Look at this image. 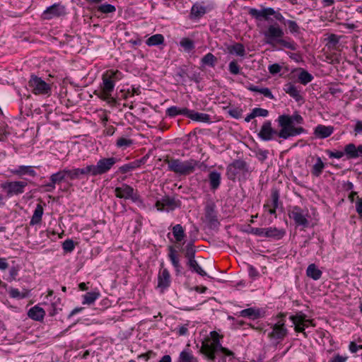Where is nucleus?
<instances>
[{
  "label": "nucleus",
  "mask_w": 362,
  "mask_h": 362,
  "mask_svg": "<svg viewBox=\"0 0 362 362\" xmlns=\"http://www.w3.org/2000/svg\"><path fill=\"white\" fill-rule=\"evenodd\" d=\"M45 315V311L39 305H35L28 312V316L35 321H42Z\"/></svg>",
  "instance_id": "31"
},
{
  "label": "nucleus",
  "mask_w": 362,
  "mask_h": 362,
  "mask_svg": "<svg viewBox=\"0 0 362 362\" xmlns=\"http://www.w3.org/2000/svg\"><path fill=\"white\" fill-rule=\"evenodd\" d=\"M247 88L252 92H257L262 94L264 97L269 99H274V96L268 88H259L258 86L250 84Z\"/></svg>",
  "instance_id": "39"
},
{
  "label": "nucleus",
  "mask_w": 362,
  "mask_h": 362,
  "mask_svg": "<svg viewBox=\"0 0 362 362\" xmlns=\"http://www.w3.org/2000/svg\"><path fill=\"white\" fill-rule=\"evenodd\" d=\"M66 7L61 3H56L47 7L42 13L44 20H51L66 14Z\"/></svg>",
  "instance_id": "17"
},
{
  "label": "nucleus",
  "mask_w": 362,
  "mask_h": 362,
  "mask_svg": "<svg viewBox=\"0 0 362 362\" xmlns=\"http://www.w3.org/2000/svg\"><path fill=\"white\" fill-rule=\"evenodd\" d=\"M189 113V110L187 107H180L177 106H171L166 109L165 115L166 117L174 118L178 115H183L187 117V115Z\"/></svg>",
  "instance_id": "28"
},
{
  "label": "nucleus",
  "mask_w": 362,
  "mask_h": 362,
  "mask_svg": "<svg viewBox=\"0 0 362 362\" xmlns=\"http://www.w3.org/2000/svg\"><path fill=\"white\" fill-rule=\"evenodd\" d=\"M11 172L13 175L19 177H23L24 175L35 177L37 175V172L35 170V167L31 165H18L12 169Z\"/></svg>",
  "instance_id": "24"
},
{
  "label": "nucleus",
  "mask_w": 362,
  "mask_h": 362,
  "mask_svg": "<svg viewBox=\"0 0 362 362\" xmlns=\"http://www.w3.org/2000/svg\"><path fill=\"white\" fill-rule=\"evenodd\" d=\"M249 174L248 164L244 160H234L226 168V176L232 181H235L237 177L246 178Z\"/></svg>",
  "instance_id": "7"
},
{
  "label": "nucleus",
  "mask_w": 362,
  "mask_h": 362,
  "mask_svg": "<svg viewBox=\"0 0 362 362\" xmlns=\"http://www.w3.org/2000/svg\"><path fill=\"white\" fill-rule=\"evenodd\" d=\"M164 162L168 164V170L178 175L187 176L193 173L199 161L194 159L182 160L179 158H165Z\"/></svg>",
  "instance_id": "4"
},
{
  "label": "nucleus",
  "mask_w": 362,
  "mask_h": 362,
  "mask_svg": "<svg viewBox=\"0 0 362 362\" xmlns=\"http://www.w3.org/2000/svg\"><path fill=\"white\" fill-rule=\"evenodd\" d=\"M100 296L99 291L88 292L83 296L82 303L83 305H91L93 304Z\"/></svg>",
  "instance_id": "41"
},
{
  "label": "nucleus",
  "mask_w": 362,
  "mask_h": 362,
  "mask_svg": "<svg viewBox=\"0 0 362 362\" xmlns=\"http://www.w3.org/2000/svg\"><path fill=\"white\" fill-rule=\"evenodd\" d=\"M173 234L177 242H181L185 237V230L180 224H176L173 226Z\"/></svg>",
  "instance_id": "44"
},
{
  "label": "nucleus",
  "mask_w": 362,
  "mask_h": 362,
  "mask_svg": "<svg viewBox=\"0 0 362 362\" xmlns=\"http://www.w3.org/2000/svg\"><path fill=\"white\" fill-rule=\"evenodd\" d=\"M115 11H116L115 6L112 4H101L99 6H98V8H97V11H98L101 13H105V14L114 13Z\"/></svg>",
  "instance_id": "51"
},
{
  "label": "nucleus",
  "mask_w": 362,
  "mask_h": 362,
  "mask_svg": "<svg viewBox=\"0 0 362 362\" xmlns=\"http://www.w3.org/2000/svg\"><path fill=\"white\" fill-rule=\"evenodd\" d=\"M196 356L193 351L189 349V344H187L186 347L180 353L176 362H190L194 361Z\"/></svg>",
  "instance_id": "33"
},
{
  "label": "nucleus",
  "mask_w": 362,
  "mask_h": 362,
  "mask_svg": "<svg viewBox=\"0 0 362 362\" xmlns=\"http://www.w3.org/2000/svg\"><path fill=\"white\" fill-rule=\"evenodd\" d=\"M254 115L255 117H266L269 115V111L266 109H263L261 107H255L252 109Z\"/></svg>",
  "instance_id": "58"
},
{
  "label": "nucleus",
  "mask_w": 362,
  "mask_h": 362,
  "mask_svg": "<svg viewBox=\"0 0 362 362\" xmlns=\"http://www.w3.org/2000/svg\"><path fill=\"white\" fill-rule=\"evenodd\" d=\"M264 228H254L250 226H247V228L245 230L248 234H252L259 237L262 238Z\"/></svg>",
  "instance_id": "56"
},
{
  "label": "nucleus",
  "mask_w": 362,
  "mask_h": 362,
  "mask_svg": "<svg viewBox=\"0 0 362 362\" xmlns=\"http://www.w3.org/2000/svg\"><path fill=\"white\" fill-rule=\"evenodd\" d=\"M285 235L286 230L284 228H278L276 227H269L263 228L262 238L279 240H281Z\"/></svg>",
  "instance_id": "23"
},
{
  "label": "nucleus",
  "mask_w": 362,
  "mask_h": 362,
  "mask_svg": "<svg viewBox=\"0 0 362 362\" xmlns=\"http://www.w3.org/2000/svg\"><path fill=\"white\" fill-rule=\"evenodd\" d=\"M240 66L238 65L236 60L231 61L228 64L229 72L233 75H238L241 74Z\"/></svg>",
  "instance_id": "54"
},
{
  "label": "nucleus",
  "mask_w": 362,
  "mask_h": 362,
  "mask_svg": "<svg viewBox=\"0 0 362 362\" xmlns=\"http://www.w3.org/2000/svg\"><path fill=\"white\" fill-rule=\"evenodd\" d=\"M325 153L329 156V158H337L340 159L344 156H346V159L351 160L358 158H362V144L356 146L353 143L346 144L344 151H331L329 149L325 150Z\"/></svg>",
  "instance_id": "6"
},
{
  "label": "nucleus",
  "mask_w": 362,
  "mask_h": 362,
  "mask_svg": "<svg viewBox=\"0 0 362 362\" xmlns=\"http://www.w3.org/2000/svg\"><path fill=\"white\" fill-rule=\"evenodd\" d=\"M168 257L175 269V272L176 275H179L181 272L182 267L180 262V257L177 253V251L175 250V247L173 245H170L168 247Z\"/></svg>",
  "instance_id": "22"
},
{
  "label": "nucleus",
  "mask_w": 362,
  "mask_h": 362,
  "mask_svg": "<svg viewBox=\"0 0 362 362\" xmlns=\"http://www.w3.org/2000/svg\"><path fill=\"white\" fill-rule=\"evenodd\" d=\"M28 84L32 88V92L35 95H49L51 94L52 88L50 85L40 77L34 75L31 76Z\"/></svg>",
  "instance_id": "14"
},
{
  "label": "nucleus",
  "mask_w": 362,
  "mask_h": 362,
  "mask_svg": "<svg viewBox=\"0 0 362 362\" xmlns=\"http://www.w3.org/2000/svg\"><path fill=\"white\" fill-rule=\"evenodd\" d=\"M279 197L280 194L279 190L277 189L273 188L271 192L272 209H270L268 211L271 215L276 214V210L279 207Z\"/></svg>",
  "instance_id": "36"
},
{
  "label": "nucleus",
  "mask_w": 362,
  "mask_h": 362,
  "mask_svg": "<svg viewBox=\"0 0 362 362\" xmlns=\"http://www.w3.org/2000/svg\"><path fill=\"white\" fill-rule=\"evenodd\" d=\"M123 78L122 73L119 70L108 69L102 75L103 83L100 90H95L94 94L102 100L109 104H115L116 100L112 96L117 81Z\"/></svg>",
  "instance_id": "1"
},
{
  "label": "nucleus",
  "mask_w": 362,
  "mask_h": 362,
  "mask_svg": "<svg viewBox=\"0 0 362 362\" xmlns=\"http://www.w3.org/2000/svg\"><path fill=\"white\" fill-rule=\"evenodd\" d=\"M298 71V79L301 84L307 85L313 80V76L304 69L299 68Z\"/></svg>",
  "instance_id": "40"
},
{
  "label": "nucleus",
  "mask_w": 362,
  "mask_h": 362,
  "mask_svg": "<svg viewBox=\"0 0 362 362\" xmlns=\"http://www.w3.org/2000/svg\"><path fill=\"white\" fill-rule=\"evenodd\" d=\"M27 185L25 181H8L3 183L1 187L6 192V196L11 197L23 194Z\"/></svg>",
  "instance_id": "16"
},
{
  "label": "nucleus",
  "mask_w": 362,
  "mask_h": 362,
  "mask_svg": "<svg viewBox=\"0 0 362 362\" xmlns=\"http://www.w3.org/2000/svg\"><path fill=\"white\" fill-rule=\"evenodd\" d=\"M257 136L262 141H269L274 139V136H277V130L272 127V121L265 120Z\"/></svg>",
  "instance_id": "19"
},
{
  "label": "nucleus",
  "mask_w": 362,
  "mask_h": 362,
  "mask_svg": "<svg viewBox=\"0 0 362 362\" xmlns=\"http://www.w3.org/2000/svg\"><path fill=\"white\" fill-rule=\"evenodd\" d=\"M187 118L193 121L201 122L204 123H211V116L206 113L195 112L194 110H189V113L187 115Z\"/></svg>",
  "instance_id": "32"
},
{
  "label": "nucleus",
  "mask_w": 362,
  "mask_h": 362,
  "mask_svg": "<svg viewBox=\"0 0 362 362\" xmlns=\"http://www.w3.org/2000/svg\"><path fill=\"white\" fill-rule=\"evenodd\" d=\"M44 209L41 204H37L30 221V226L40 224L42 222V217Z\"/></svg>",
  "instance_id": "34"
},
{
  "label": "nucleus",
  "mask_w": 362,
  "mask_h": 362,
  "mask_svg": "<svg viewBox=\"0 0 362 362\" xmlns=\"http://www.w3.org/2000/svg\"><path fill=\"white\" fill-rule=\"evenodd\" d=\"M59 310H62V304L59 298L49 305L47 313L49 316L53 317L58 313Z\"/></svg>",
  "instance_id": "46"
},
{
  "label": "nucleus",
  "mask_w": 362,
  "mask_h": 362,
  "mask_svg": "<svg viewBox=\"0 0 362 362\" xmlns=\"http://www.w3.org/2000/svg\"><path fill=\"white\" fill-rule=\"evenodd\" d=\"M342 92L343 90L338 84L332 85L329 87V93L334 96H337L338 95L342 93Z\"/></svg>",
  "instance_id": "59"
},
{
  "label": "nucleus",
  "mask_w": 362,
  "mask_h": 362,
  "mask_svg": "<svg viewBox=\"0 0 362 362\" xmlns=\"http://www.w3.org/2000/svg\"><path fill=\"white\" fill-rule=\"evenodd\" d=\"M115 195L119 199H131L133 202L140 200V196L137 192H135L132 186L125 183L115 189Z\"/></svg>",
  "instance_id": "15"
},
{
  "label": "nucleus",
  "mask_w": 362,
  "mask_h": 362,
  "mask_svg": "<svg viewBox=\"0 0 362 362\" xmlns=\"http://www.w3.org/2000/svg\"><path fill=\"white\" fill-rule=\"evenodd\" d=\"M306 275L312 279L317 281L321 278L322 272L315 264H310L307 267Z\"/></svg>",
  "instance_id": "37"
},
{
  "label": "nucleus",
  "mask_w": 362,
  "mask_h": 362,
  "mask_svg": "<svg viewBox=\"0 0 362 362\" xmlns=\"http://www.w3.org/2000/svg\"><path fill=\"white\" fill-rule=\"evenodd\" d=\"M248 13L257 21H262V19L268 21L269 16H274L276 20L283 24H284L287 21L280 12L276 11L271 7L263 8L261 10H258L255 8H249Z\"/></svg>",
  "instance_id": "9"
},
{
  "label": "nucleus",
  "mask_w": 362,
  "mask_h": 362,
  "mask_svg": "<svg viewBox=\"0 0 362 362\" xmlns=\"http://www.w3.org/2000/svg\"><path fill=\"white\" fill-rule=\"evenodd\" d=\"M284 90L287 94H288L291 98H293L296 102H300L304 100V98L300 95V91L292 83H286L284 86Z\"/></svg>",
  "instance_id": "26"
},
{
  "label": "nucleus",
  "mask_w": 362,
  "mask_h": 362,
  "mask_svg": "<svg viewBox=\"0 0 362 362\" xmlns=\"http://www.w3.org/2000/svg\"><path fill=\"white\" fill-rule=\"evenodd\" d=\"M171 284V276L168 269H160L158 274V288L163 292Z\"/></svg>",
  "instance_id": "21"
},
{
  "label": "nucleus",
  "mask_w": 362,
  "mask_h": 362,
  "mask_svg": "<svg viewBox=\"0 0 362 362\" xmlns=\"http://www.w3.org/2000/svg\"><path fill=\"white\" fill-rule=\"evenodd\" d=\"M281 69V66L276 63L269 65L268 68L269 73L272 75L279 74Z\"/></svg>",
  "instance_id": "60"
},
{
  "label": "nucleus",
  "mask_w": 362,
  "mask_h": 362,
  "mask_svg": "<svg viewBox=\"0 0 362 362\" xmlns=\"http://www.w3.org/2000/svg\"><path fill=\"white\" fill-rule=\"evenodd\" d=\"M180 45L185 49V51L188 52H191L195 48L194 41L188 37L182 38L180 42Z\"/></svg>",
  "instance_id": "47"
},
{
  "label": "nucleus",
  "mask_w": 362,
  "mask_h": 362,
  "mask_svg": "<svg viewBox=\"0 0 362 362\" xmlns=\"http://www.w3.org/2000/svg\"><path fill=\"white\" fill-rule=\"evenodd\" d=\"M8 293L10 297L13 298L23 299L27 297V293H21L18 288H11Z\"/></svg>",
  "instance_id": "55"
},
{
  "label": "nucleus",
  "mask_w": 362,
  "mask_h": 362,
  "mask_svg": "<svg viewBox=\"0 0 362 362\" xmlns=\"http://www.w3.org/2000/svg\"><path fill=\"white\" fill-rule=\"evenodd\" d=\"M182 202L180 199L175 197H170L168 195L162 197L158 199L155 203V207L158 211L170 212L174 211L175 209L180 208Z\"/></svg>",
  "instance_id": "13"
},
{
  "label": "nucleus",
  "mask_w": 362,
  "mask_h": 362,
  "mask_svg": "<svg viewBox=\"0 0 362 362\" xmlns=\"http://www.w3.org/2000/svg\"><path fill=\"white\" fill-rule=\"evenodd\" d=\"M284 25L288 26V28L291 33H292V34L300 33V27L296 21H291V20H287L285 22Z\"/></svg>",
  "instance_id": "52"
},
{
  "label": "nucleus",
  "mask_w": 362,
  "mask_h": 362,
  "mask_svg": "<svg viewBox=\"0 0 362 362\" xmlns=\"http://www.w3.org/2000/svg\"><path fill=\"white\" fill-rule=\"evenodd\" d=\"M288 215L290 218L293 220L296 227L301 226L303 229L309 227L310 222L308 219L309 216L308 211H305L298 206H293L288 210Z\"/></svg>",
  "instance_id": "11"
},
{
  "label": "nucleus",
  "mask_w": 362,
  "mask_h": 362,
  "mask_svg": "<svg viewBox=\"0 0 362 362\" xmlns=\"http://www.w3.org/2000/svg\"><path fill=\"white\" fill-rule=\"evenodd\" d=\"M19 268L18 267H12L9 270V278L8 281H12L15 280L18 274Z\"/></svg>",
  "instance_id": "62"
},
{
  "label": "nucleus",
  "mask_w": 362,
  "mask_h": 362,
  "mask_svg": "<svg viewBox=\"0 0 362 362\" xmlns=\"http://www.w3.org/2000/svg\"><path fill=\"white\" fill-rule=\"evenodd\" d=\"M348 359L347 356H341L339 354H335L328 362H346Z\"/></svg>",
  "instance_id": "63"
},
{
  "label": "nucleus",
  "mask_w": 362,
  "mask_h": 362,
  "mask_svg": "<svg viewBox=\"0 0 362 362\" xmlns=\"http://www.w3.org/2000/svg\"><path fill=\"white\" fill-rule=\"evenodd\" d=\"M82 176V172L79 168H74L72 169L64 168L52 174L49 176V180H52L55 185H59L65 180L66 177L70 180H75L81 179Z\"/></svg>",
  "instance_id": "10"
},
{
  "label": "nucleus",
  "mask_w": 362,
  "mask_h": 362,
  "mask_svg": "<svg viewBox=\"0 0 362 362\" xmlns=\"http://www.w3.org/2000/svg\"><path fill=\"white\" fill-rule=\"evenodd\" d=\"M210 189L213 191L216 190L221 183V175L218 171H211L208 175Z\"/></svg>",
  "instance_id": "30"
},
{
  "label": "nucleus",
  "mask_w": 362,
  "mask_h": 362,
  "mask_svg": "<svg viewBox=\"0 0 362 362\" xmlns=\"http://www.w3.org/2000/svg\"><path fill=\"white\" fill-rule=\"evenodd\" d=\"M194 240L189 241L183 248L185 257L187 259V265L192 272H195L202 276L207 275L206 272L200 267L195 259L196 249L194 245Z\"/></svg>",
  "instance_id": "8"
},
{
  "label": "nucleus",
  "mask_w": 362,
  "mask_h": 362,
  "mask_svg": "<svg viewBox=\"0 0 362 362\" xmlns=\"http://www.w3.org/2000/svg\"><path fill=\"white\" fill-rule=\"evenodd\" d=\"M286 313H280L276 317L279 319L276 323L272 325V331L269 333V337L277 340L284 339L288 334V329L286 327Z\"/></svg>",
  "instance_id": "12"
},
{
  "label": "nucleus",
  "mask_w": 362,
  "mask_h": 362,
  "mask_svg": "<svg viewBox=\"0 0 362 362\" xmlns=\"http://www.w3.org/2000/svg\"><path fill=\"white\" fill-rule=\"evenodd\" d=\"M228 115L235 119H240L242 117L243 110L239 107L231 108L228 110Z\"/></svg>",
  "instance_id": "57"
},
{
  "label": "nucleus",
  "mask_w": 362,
  "mask_h": 362,
  "mask_svg": "<svg viewBox=\"0 0 362 362\" xmlns=\"http://www.w3.org/2000/svg\"><path fill=\"white\" fill-rule=\"evenodd\" d=\"M134 144L132 139L119 137L116 141V146L119 148L126 149Z\"/></svg>",
  "instance_id": "48"
},
{
  "label": "nucleus",
  "mask_w": 362,
  "mask_h": 362,
  "mask_svg": "<svg viewBox=\"0 0 362 362\" xmlns=\"http://www.w3.org/2000/svg\"><path fill=\"white\" fill-rule=\"evenodd\" d=\"M277 121L281 129L277 131V136L279 138L287 139L291 136V125L289 117L285 116H279Z\"/></svg>",
  "instance_id": "20"
},
{
  "label": "nucleus",
  "mask_w": 362,
  "mask_h": 362,
  "mask_svg": "<svg viewBox=\"0 0 362 362\" xmlns=\"http://www.w3.org/2000/svg\"><path fill=\"white\" fill-rule=\"evenodd\" d=\"M119 161L116 157H109L100 158L96 165H88L85 168H81L82 175L98 176L109 172L114 165Z\"/></svg>",
  "instance_id": "5"
},
{
  "label": "nucleus",
  "mask_w": 362,
  "mask_h": 362,
  "mask_svg": "<svg viewBox=\"0 0 362 362\" xmlns=\"http://www.w3.org/2000/svg\"><path fill=\"white\" fill-rule=\"evenodd\" d=\"M214 204H207L205 207V216L211 226H216L219 224Z\"/></svg>",
  "instance_id": "25"
},
{
  "label": "nucleus",
  "mask_w": 362,
  "mask_h": 362,
  "mask_svg": "<svg viewBox=\"0 0 362 362\" xmlns=\"http://www.w3.org/2000/svg\"><path fill=\"white\" fill-rule=\"evenodd\" d=\"M148 46H158L164 43V37L161 34H156L151 36L146 41Z\"/></svg>",
  "instance_id": "43"
},
{
  "label": "nucleus",
  "mask_w": 362,
  "mask_h": 362,
  "mask_svg": "<svg viewBox=\"0 0 362 362\" xmlns=\"http://www.w3.org/2000/svg\"><path fill=\"white\" fill-rule=\"evenodd\" d=\"M334 132L333 127L318 124L314 130V134L317 138L325 139L332 135Z\"/></svg>",
  "instance_id": "27"
},
{
  "label": "nucleus",
  "mask_w": 362,
  "mask_h": 362,
  "mask_svg": "<svg viewBox=\"0 0 362 362\" xmlns=\"http://www.w3.org/2000/svg\"><path fill=\"white\" fill-rule=\"evenodd\" d=\"M138 168L139 167H138L137 164H136V160H134L131 163H126V164L120 166L118 169L117 173L125 174V173L132 171Z\"/></svg>",
  "instance_id": "49"
},
{
  "label": "nucleus",
  "mask_w": 362,
  "mask_h": 362,
  "mask_svg": "<svg viewBox=\"0 0 362 362\" xmlns=\"http://www.w3.org/2000/svg\"><path fill=\"white\" fill-rule=\"evenodd\" d=\"M230 54H235L239 57H244L245 54V47L242 43L237 42L232 45L229 49Z\"/></svg>",
  "instance_id": "45"
},
{
  "label": "nucleus",
  "mask_w": 362,
  "mask_h": 362,
  "mask_svg": "<svg viewBox=\"0 0 362 362\" xmlns=\"http://www.w3.org/2000/svg\"><path fill=\"white\" fill-rule=\"evenodd\" d=\"M306 315L302 311H298L295 315L289 317L290 320L294 325L295 332L302 333L305 337H308L305 331V327H308V325H306Z\"/></svg>",
  "instance_id": "18"
},
{
  "label": "nucleus",
  "mask_w": 362,
  "mask_h": 362,
  "mask_svg": "<svg viewBox=\"0 0 362 362\" xmlns=\"http://www.w3.org/2000/svg\"><path fill=\"white\" fill-rule=\"evenodd\" d=\"M217 58L211 52L207 53L201 59L202 66H209L214 68L216 66Z\"/></svg>",
  "instance_id": "42"
},
{
  "label": "nucleus",
  "mask_w": 362,
  "mask_h": 362,
  "mask_svg": "<svg viewBox=\"0 0 362 362\" xmlns=\"http://www.w3.org/2000/svg\"><path fill=\"white\" fill-rule=\"evenodd\" d=\"M325 167V164L319 156L316 157V162L311 168V174L313 176L318 177H320Z\"/></svg>",
  "instance_id": "38"
},
{
  "label": "nucleus",
  "mask_w": 362,
  "mask_h": 362,
  "mask_svg": "<svg viewBox=\"0 0 362 362\" xmlns=\"http://www.w3.org/2000/svg\"><path fill=\"white\" fill-rule=\"evenodd\" d=\"M356 211L360 217L362 218V197H357L356 202Z\"/></svg>",
  "instance_id": "64"
},
{
  "label": "nucleus",
  "mask_w": 362,
  "mask_h": 362,
  "mask_svg": "<svg viewBox=\"0 0 362 362\" xmlns=\"http://www.w3.org/2000/svg\"><path fill=\"white\" fill-rule=\"evenodd\" d=\"M206 13V8L205 6L199 4H194L190 11V18L191 19H199Z\"/></svg>",
  "instance_id": "35"
},
{
  "label": "nucleus",
  "mask_w": 362,
  "mask_h": 362,
  "mask_svg": "<svg viewBox=\"0 0 362 362\" xmlns=\"http://www.w3.org/2000/svg\"><path fill=\"white\" fill-rule=\"evenodd\" d=\"M238 316L254 320L260 318L262 315L259 308H249L240 310L238 313Z\"/></svg>",
  "instance_id": "29"
},
{
  "label": "nucleus",
  "mask_w": 362,
  "mask_h": 362,
  "mask_svg": "<svg viewBox=\"0 0 362 362\" xmlns=\"http://www.w3.org/2000/svg\"><path fill=\"white\" fill-rule=\"evenodd\" d=\"M62 247L64 254L71 253L75 249V243L72 239H66L62 243Z\"/></svg>",
  "instance_id": "50"
},
{
  "label": "nucleus",
  "mask_w": 362,
  "mask_h": 362,
  "mask_svg": "<svg viewBox=\"0 0 362 362\" xmlns=\"http://www.w3.org/2000/svg\"><path fill=\"white\" fill-rule=\"evenodd\" d=\"M281 116L289 117L291 120V125H294V124H301L303 123V118L298 112H295L293 115H281Z\"/></svg>",
  "instance_id": "53"
},
{
  "label": "nucleus",
  "mask_w": 362,
  "mask_h": 362,
  "mask_svg": "<svg viewBox=\"0 0 362 362\" xmlns=\"http://www.w3.org/2000/svg\"><path fill=\"white\" fill-rule=\"evenodd\" d=\"M187 78H189V79L191 81H194L197 83H200V81H202L201 74L199 72H197V71H193L190 74H188Z\"/></svg>",
  "instance_id": "61"
},
{
  "label": "nucleus",
  "mask_w": 362,
  "mask_h": 362,
  "mask_svg": "<svg viewBox=\"0 0 362 362\" xmlns=\"http://www.w3.org/2000/svg\"><path fill=\"white\" fill-rule=\"evenodd\" d=\"M219 352L228 356L233 355L231 351L222 346L218 334L216 331H212L211 332V339H207L202 342L200 353L204 354L208 360L214 361L216 354Z\"/></svg>",
  "instance_id": "3"
},
{
  "label": "nucleus",
  "mask_w": 362,
  "mask_h": 362,
  "mask_svg": "<svg viewBox=\"0 0 362 362\" xmlns=\"http://www.w3.org/2000/svg\"><path fill=\"white\" fill-rule=\"evenodd\" d=\"M264 36V42L267 45L275 47L279 44L282 47L295 51L297 49L298 45L292 40H287L284 39V32L283 29L276 23L268 26L267 30L263 33Z\"/></svg>",
  "instance_id": "2"
}]
</instances>
